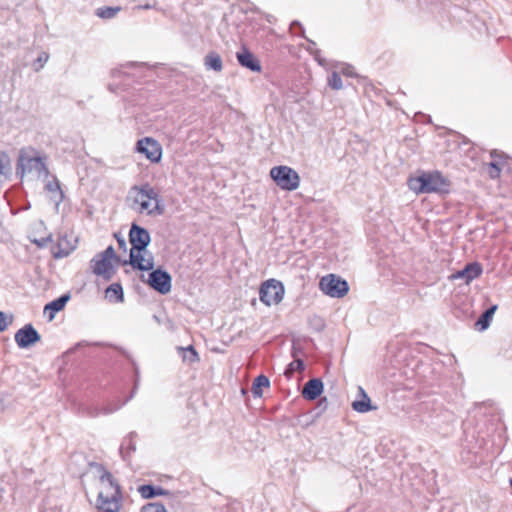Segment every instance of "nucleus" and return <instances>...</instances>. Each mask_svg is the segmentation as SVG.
Wrapping results in <instances>:
<instances>
[{
	"label": "nucleus",
	"instance_id": "obj_1",
	"mask_svg": "<svg viewBox=\"0 0 512 512\" xmlns=\"http://www.w3.org/2000/svg\"><path fill=\"white\" fill-rule=\"evenodd\" d=\"M129 241L132 245L129 261H125L124 264L129 263L134 269L140 271H149L154 267L153 257L145 259L140 253L145 251L151 241V237L147 229L138 226L133 223L129 232Z\"/></svg>",
	"mask_w": 512,
	"mask_h": 512
},
{
	"label": "nucleus",
	"instance_id": "obj_2",
	"mask_svg": "<svg viewBox=\"0 0 512 512\" xmlns=\"http://www.w3.org/2000/svg\"><path fill=\"white\" fill-rule=\"evenodd\" d=\"M129 196L134 204L140 206V212L146 211L148 215H161L164 212V207L160 204L161 198L159 193L148 183L141 186H133L130 189Z\"/></svg>",
	"mask_w": 512,
	"mask_h": 512
},
{
	"label": "nucleus",
	"instance_id": "obj_3",
	"mask_svg": "<svg viewBox=\"0 0 512 512\" xmlns=\"http://www.w3.org/2000/svg\"><path fill=\"white\" fill-rule=\"evenodd\" d=\"M32 171H35L39 176L47 177L50 174L45 158L39 156L38 152L32 147L22 148L19 151L16 163V174L23 178L26 173Z\"/></svg>",
	"mask_w": 512,
	"mask_h": 512
},
{
	"label": "nucleus",
	"instance_id": "obj_4",
	"mask_svg": "<svg viewBox=\"0 0 512 512\" xmlns=\"http://www.w3.org/2000/svg\"><path fill=\"white\" fill-rule=\"evenodd\" d=\"M119 260L120 258L116 255L113 246L110 245L91 259L90 268L95 275L109 281L116 272L113 261L117 263Z\"/></svg>",
	"mask_w": 512,
	"mask_h": 512
},
{
	"label": "nucleus",
	"instance_id": "obj_5",
	"mask_svg": "<svg viewBox=\"0 0 512 512\" xmlns=\"http://www.w3.org/2000/svg\"><path fill=\"white\" fill-rule=\"evenodd\" d=\"M270 177L282 190L294 191L300 185L299 174L288 166L281 165L271 168Z\"/></svg>",
	"mask_w": 512,
	"mask_h": 512
},
{
	"label": "nucleus",
	"instance_id": "obj_6",
	"mask_svg": "<svg viewBox=\"0 0 512 512\" xmlns=\"http://www.w3.org/2000/svg\"><path fill=\"white\" fill-rule=\"evenodd\" d=\"M321 291L333 298L345 296L349 290L348 283L339 276L329 274L321 278L319 282Z\"/></svg>",
	"mask_w": 512,
	"mask_h": 512
},
{
	"label": "nucleus",
	"instance_id": "obj_7",
	"mask_svg": "<svg viewBox=\"0 0 512 512\" xmlns=\"http://www.w3.org/2000/svg\"><path fill=\"white\" fill-rule=\"evenodd\" d=\"M283 296L284 286L275 279L264 282L259 290V298L267 306L278 304L283 299Z\"/></svg>",
	"mask_w": 512,
	"mask_h": 512
},
{
	"label": "nucleus",
	"instance_id": "obj_8",
	"mask_svg": "<svg viewBox=\"0 0 512 512\" xmlns=\"http://www.w3.org/2000/svg\"><path fill=\"white\" fill-rule=\"evenodd\" d=\"M171 282V275L161 268L152 270L147 280L148 285L162 295L168 294L171 291Z\"/></svg>",
	"mask_w": 512,
	"mask_h": 512
},
{
	"label": "nucleus",
	"instance_id": "obj_9",
	"mask_svg": "<svg viewBox=\"0 0 512 512\" xmlns=\"http://www.w3.org/2000/svg\"><path fill=\"white\" fill-rule=\"evenodd\" d=\"M424 187L426 193H447L449 181L438 171L423 173Z\"/></svg>",
	"mask_w": 512,
	"mask_h": 512
},
{
	"label": "nucleus",
	"instance_id": "obj_10",
	"mask_svg": "<svg viewBox=\"0 0 512 512\" xmlns=\"http://www.w3.org/2000/svg\"><path fill=\"white\" fill-rule=\"evenodd\" d=\"M15 342L19 348H28L41 340V336L32 324H26L15 333Z\"/></svg>",
	"mask_w": 512,
	"mask_h": 512
},
{
	"label": "nucleus",
	"instance_id": "obj_11",
	"mask_svg": "<svg viewBox=\"0 0 512 512\" xmlns=\"http://www.w3.org/2000/svg\"><path fill=\"white\" fill-rule=\"evenodd\" d=\"M137 151L144 154L151 162L157 163L161 160L162 148L156 140L150 137L137 142Z\"/></svg>",
	"mask_w": 512,
	"mask_h": 512
},
{
	"label": "nucleus",
	"instance_id": "obj_12",
	"mask_svg": "<svg viewBox=\"0 0 512 512\" xmlns=\"http://www.w3.org/2000/svg\"><path fill=\"white\" fill-rule=\"evenodd\" d=\"M482 273V267L479 263L473 262L467 264L462 270L451 275V279H462L466 284L479 277Z\"/></svg>",
	"mask_w": 512,
	"mask_h": 512
},
{
	"label": "nucleus",
	"instance_id": "obj_13",
	"mask_svg": "<svg viewBox=\"0 0 512 512\" xmlns=\"http://www.w3.org/2000/svg\"><path fill=\"white\" fill-rule=\"evenodd\" d=\"M237 60L242 67H245L253 72H260L261 65L259 60L248 50L243 49L236 54Z\"/></svg>",
	"mask_w": 512,
	"mask_h": 512
},
{
	"label": "nucleus",
	"instance_id": "obj_14",
	"mask_svg": "<svg viewBox=\"0 0 512 512\" xmlns=\"http://www.w3.org/2000/svg\"><path fill=\"white\" fill-rule=\"evenodd\" d=\"M322 392L323 382L318 378H314L305 383L302 395L307 400H315Z\"/></svg>",
	"mask_w": 512,
	"mask_h": 512
},
{
	"label": "nucleus",
	"instance_id": "obj_15",
	"mask_svg": "<svg viewBox=\"0 0 512 512\" xmlns=\"http://www.w3.org/2000/svg\"><path fill=\"white\" fill-rule=\"evenodd\" d=\"M138 492L144 499H152L156 496H166L170 494V491L152 484H144L138 487Z\"/></svg>",
	"mask_w": 512,
	"mask_h": 512
},
{
	"label": "nucleus",
	"instance_id": "obj_16",
	"mask_svg": "<svg viewBox=\"0 0 512 512\" xmlns=\"http://www.w3.org/2000/svg\"><path fill=\"white\" fill-rule=\"evenodd\" d=\"M358 391L359 394L362 396V399L352 402L353 410L359 413H366L368 411L375 410L376 407H373L371 405V400L369 396L366 394L365 390L362 387H359Z\"/></svg>",
	"mask_w": 512,
	"mask_h": 512
},
{
	"label": "nucleus",
	"instance_id": "obj_17",
	"mask_svg": "<svg viewBox=\"0 0 512 512\" xmlns=\"http://www.w3.org/2000/svg\"><path fill=\"white\" fill-rule=\"evenodd\" d=\"M45 190L54 194L52 199L55 201L56 205H59L64 200V192L62 191L60 182L56 176H52V179L47 181L45 184Z\"/></svg>",
	"mask_w": 512,
	"mask_h": 512
},
{
	"label": "nucleus",
	"instance_id": "obj_18",
	"mask_svg": "<svg viewBox=\"0 0 512 512\" xmlns=\"http://www.w3.org/2000/svg\"><path fill=\"white\" fill-rule=\"evenodd\" d=\"M69 299H70L69 294H63L59 298H57L45 305L44 311L45 312L49 311L50 320L53 319L55 313L61 311L65 307V305L69 301Z\"/></svg>",
	"mask_w": 512,
	"mask_h": 512
},
{
	"label": "nucleus",
	"instance_id": "obj_19",
	"mask_svg": "<svg viewBox=\"0 0 512 512\" xmlns=\"http://www.w3.org/2000/svg\"><path fill=\"white\" fill-rule=\"evenodd\" d=\"M105 297L113 303H122L124 301L123 288L120 283H113L105 290Z\"/></svg>",
	"mask_w": 512,
	"mask_h": 512
},
{
	"label": "nucleus",
	"instance_id": "obj_20",
	"mask_svg": "<svg viewBox=\"0 0 512 512\" xmlns=\"http://www.w3.org/2000/svg\"><path fill=\"white\" fill-rule=\"evenodd\" d=\"M136 436H137V434L135 432H130L128 434V436L124 438V440L119 448V452H120L123 460H126L128 458V456H130V454L136 450V445H135Z\"/></svg>",
	"mask_w": 512,
	"mask_h": 512
},
{
	"label": "nucleus",
	"instance_id": "obj_21",
	"mask_svg": "<svg viewBox=\"0 0 512 512\" xmlns=\"http://www.w3.org/2000/svg\"><path fill=\"white\" fill-rule=\"evenodd\" d=\"M497 310V305H493L490 308H488L484 313L479 317V319L475 323V327L479 331L486 330L490 322L494 316L495 311Z\"/></svg>",
	"mask_w": 512,
	"mask_h": 512
},
{
	"label": "nucleus",
	"instance_id": "obj_22",
	"mask_svg": "<svg viewBox=\"0 0 512 512\" xmlns=\"http://www.w3.org/2000/svg\"><path fill=\"white\" fill-rule=\"evenodd\" d=\"M177 350L181 354L184 362L192 364L199 361V355L193 345H189L187 347H178Z\"/></svg>",
	"mask_w": 512,
	"mask_h": 512
},
{
	"label": "nucleus",
	"instance_id": "obj_23",
	"mask_svg": "<svg viewBox=\"0 0 512 512\" xmlns=\"http://www.w3.org/2000/svg\"><path fill=\"white\" fill-rule=\"evenodd\" d=\"M204 64L207 69H212L214 71L222 70V59L220 55L215 52H211L205 56Z\"/></svg>",
	"mask_w": 512,
	"mask_h": 512
},
{
	"label": "nucleus",
	"instance_id": "obj_24",
	"mask_svg": "<svg viewBox=\"0 0 512 512\" xmlns=\"http://www.w3.org/2000/svg\"><path fill=\"white\" fill-rule=\"evenodd\" d=\"M292 354H293V357H296L297 352H296V348L295 347H293V353ZM304 369H305V364H304L303 360L295 358L294 361L291 362L288 365L287 369L284 372V375L287 378H291L292 375L294 374V372H296V371L302 372Z\"/></svg>",
	"mask_w": 512,
	"mask_h": 512
},
{
	"label": "nucleus",
	"instance_id": "obj_25",
	"mask_svg": "<svg viewBox=\"0 0 512 512\" xmlns=\"http://www.w3.org/2000/svg\"><path fill=\"white\" fill-rule=\"evenodd\" d=\"M497 152L492 151L491 157L493 158V161L489 163L488 167V174L490 178L496 179L500 176L501 170H502V162L501 160L496 159Z\"/></svg>",
	"mask_w": 512,
	"mask_h": 512
},
{
	"label": "nucleus",
	"instance_id": "obj_26",
	"mask_svg": "<svg viewBox=\"0 0 512 512\" xmlns=\"http://www.w3.org/2000/svg\"><path fill=\"white\" fill-rule=\"evenodd\" d=\"M270 386L269 379L264 375H259L254 379L252 392L254 396L261 397L262 396V388H268Z\"/></svg>",
	"mask_w": 512,
	"mask_h": 512
},
{
	"label": "nucleus",
	"instance_id": "obj_27",
	"mask_svg": "<svg viewBox=\"0 0 512 512\" xmlns=\"http://www.w3.org/2000/svg\"><path fill=\"white\" fill-rule=\"evenodd\" d=\"M423 182L424 179L422 174L418 177L410 178L408 181V186L412 191H414L417 194L426 193L427 189L424 187Z\"/></svg>",
	"mask_w": 512,
	"mask_h": 512
},
{
	"label": "nucleus",
	"instance_id": "obj_28",
	"mask_svg": "<svg viewBox=\"0 0 512 512\" xmlns=\"http://www.w3.org/2000/svg\"><path fill=\"white\" fill-rule=\"evenodd\" d=\"M119 10V7H102L97 9L96 15L103 19H110L113 18Z\"/></svg>",
	"mask_w": 512,
	"mask_h": 512
},
{
	"label": "nucleus",
	"instance_id": "obj_29",
	"mask_svg": "<svg viewBox=\"0 0 512 512\" xmlns=\"http://www.w3.org/2000/svg\"><path fill=\"white\" fill-rule=\"evenodd\" d=\"M140 512H168L165 506L160 502H150L142 506Z\"/></svg>",
	"mask_w": 512,
	"mask_h": 512
},
{
	"label": "nucleus",
	"instance_id": "obj_30",
	"mask_svg": "<svg viewBox=\"0 0 512 512\" xmlns=\"http://www.w3.org/2000/svg\"><path fill=\"white\" fill-rule=\"evenodd\" d=\"M328 84L332 89L339 90L343 87L342 79L337 72H333L328 78Z\"/></svg>",
	"mask_w": 512,
	"mask_h": 512
},
{
	"label": "nucleus",
	"instance_id": "obj_31",
	"mask_svg": "<svg viewBox=\"0 0 512 512\" xmlns=\"http://www.w3.org/2000/svg\"><path fill=\"white\" fill-rule=\"evenodd\" d=\"M48 59L49 54L47 52H41L33 63L34 70L39 71L40 69H42L48 61Z\"/></svg>",
	"mask_w": 512,
	"mask_h": 512
},
{
	"label": "nucleus",
	"instance_id": "obj_32",
	"mask_svg": "<svg viewBox=\"0 0 512 512\" xmlns=\"http://www.w3.org/2000/svg\"><path fill=\"white\" fill-rule=\"evenodd\" d=\"M11 323L12 316H7L4 312L0 311V332L5 331Z\"/></svg>",
	"mask_w": 512,
	"mask_h": 512
},
{
	"label": "nucleus",
	"instance_id": "obj_33",
	"mask_svg": "<svg viewBox=\"0 0 512 512\" xmlns=\"http://www.w3.org/2000/svg\"><path fill=\"white\" fill-rule=\"evenodd\" d=\"M137 386H138V379L135 380L134 388H133V391H132L130 397L128 399H126L120 406H116L114 408H105L104 413L105 414L112 413V412L116 411L118 408H120L122 405H124L129 399H131L134 396Z\"/></svg>",
	"mask_w": 512,
	"mask_h": 512
},
{
	"label": "nucleus",
	"instance_id": "obj_34",
	"mask_svg": "<svg viewBox=\"0 0 512 512\" xmlns=\"http://www.w3.org/2000/svg\"><path fill=\"white\" fill-rule=\"evenodd\" d=\"M52 253H53L54 258L60 259V258L67 257L69 255L70 251L64 250L60 247V245H58L57 249L53 250Z\"/></svg>",
	"mask_w": 512,
	"mask_h": 512
},
{
	"label": "nucleus",
	"instance_id": "obj_35",
	"mask_svg": "<svg viewBox=\"0 0 512 512\" xmlns=\"http://www.w3.org/2000/svg\"><path fill=\"white\" fill-rule=\"evenodd\" d=\"M7 395L3 392H0V413H2L6 409Z\"/></svg>",
	"mask_w": 512,
	"mask_h": 512
},
{
	"label": "nucleus",
	"instance_id": "obj_36",
	"mask_svg": "<svg viewBox=\"0 0 512 512\" xmlns=\"http://www.w3.org/2000/svg\"><path fill=\"white\" fill-rule=\"evenodd\" d=\"M342 73L349 77L356 76V73L354 72V68L352 66H347L342 69Z\"/></svg>",
	"mask_w": 512,
	"mask_h": 512
},
{
	"label": "nucleus",
	"instance_id": "obj_37",
	"mask_svg": "<svg viewBox=\"0 0 512 512\" xmlns=\"http://www.w3.org/2000/svg\"><path fill=\"white\" fill-rule=\"evenodd\" d=\"M115 237L117 238V242H118V246L120 249H125L126 248V241L124 238L122 237H119L118 235L115 234Z\"/></svg>",
	"mask_w": 512,
	"mask_h": 512
},
{
	"label": "nucleus",
	"instance_id": "obj_38",
	"mask_svg": "<svg viewBox=\"0 0 512 512\" xmlns=\"http://www.w3.org/2000/svg\"><path fill=\"white\" fill-rule=\"evenodd\" d=\"M51 240V236L47 237V238H43L42 240L40 241H35L36 244L40 247L44 246L46 244L47 241H50Z\"/></svg>",
	"mask_w": 512,
	"mask_h": 512
},
{
	"label": "nucleus",
	"instance_id": "obj_39",
	"mask_svg": "<svg viewBox=\"0 0 512 512\" xmlns=\"http://www.w3.org/2000/svg\"><path fill=\"white\" fill-rule=\"evenodd\" d=\"M241 393L245 394V389L244 388H241Z\"/></svg>",
	"mask_w": 512,
	"mask_h": 512
},
{
	"label": "nucleus",
	"instance_id": "obj_40",
	"mask_svg": "<svg viewBox=\"0 0 512 512\" xmlns=\"http://www.w3.org/2000/svg\"><path fill=\"white\" fill-rule=\"evenodd\" d=\"M509 483H510V485L512 487V478H510Z\"/></svg>",
	"mask_w": 512,
	"mask_h": 512
}]
</instances>
